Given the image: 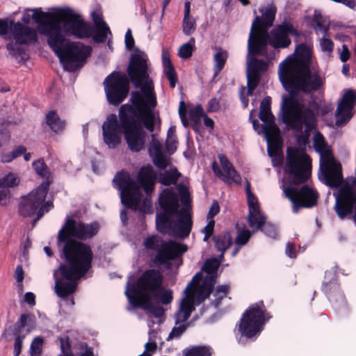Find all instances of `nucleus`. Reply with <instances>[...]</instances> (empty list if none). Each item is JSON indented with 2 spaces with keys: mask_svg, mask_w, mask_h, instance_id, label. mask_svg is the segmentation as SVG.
Returning <instances> with one entry per match:
<instances>
[{
  "mask_svg": "<svg viewBox=\"0 0 356 356\" xmlns=\"http://www.w3.org/2000/svg\"><path fill=\"white\" fill-rule=\"evenodd\" d=\"M270 318L263 302L252 305L243 314L238 325L242 337L251 339L259 334L266 323Z\"/></svg>",
  "mask_w": 356,
  "mask_h": 356,
  "instance_id": "4468645a",
  "label": "nucleus"
},
{
  "mask_svg": "<svg viewBox=\"0 0 356 356\" xmlns=\"http://www.w3.org/2000/svg\"><path fill=\"white\" fill-rule=\"evenodd\" d=\"M4 35L8 40L6 48L10 54L16 59H27L26 45L37 39L35 29L19 22L0 19V35Z\"/></svg>",
  "mask_w": 356,
  "mask_h": 356,
  "instance_id": "9b49d317",
  "label": "nucleus"
},
{
  "mask_svg": "<svg viewBox=\"0 0 356 356\" xmlns=\"http://www.w3.org/2000/svg\"><path fill=\"white\" fill-rule=\"evenodd\" d=\"M195 46V38H191L188 42L182 44L179 49L178 54L182 58H189L193 53Z\"/></svg>",
  "mask_w": 356,
  "mask_h": 356,
  "instance_id": "72a5a7b5",
  "label": "nucleus"
},
{
  "mask_svg": "<svg viewBox=\"0 0 356 356\" xmlns=\"http://www.w3.org/2000/svg\"><path fill=\"white\" fill-rule=\"evenodd\" d=\"M278 73L283 86L291 93L289 98L282 97L283 121L293 130L299 144L306 145L311 131L315 128L316 118L314 112L294 92L312 94L323 90L325 77L312 57V48L304 44H299L294 54L280 64Z\"/></svg>",
  "mask_w": 356,
  "mask_h": 356,
  "instance_id": "f257e3e1",
  "label": "nucleus"
},
{
  "mask_svg": "<svg viewBox=\"0 0 356 356\" xmlns=\"http://www.w3.org/2000/svg\"><path fill=\"white\" fill-rule=\"evenodd\" d=\"M356 105V91L348 90L345 92L342 99L339 102L336 111V124L341 126L350 120L353 111Z\"/></svg>",
  "mask_w": 356,
  "mask_h": 356,
  "instance_id": "5701e85b",
  "label": "nucleus"
},
{
  "mask_svg": "<svg viewBox=\"0 0 356 356\" xmlns=\"http://www.w3.org/2000/svg\"><path fill=\"white\" fill-rule=\"evenodd\" d=\"M146 250L151 254H156L154 262L168 265L172 260L179 258L186 252L187 247L175 241L165 242L159 236H152L144 241Z\"/></svg>",
  "mask_w": 356,
  "mask_h": 356,
  "instance_id": "ddd939ff",
  "label": "nucleus"
},
{
  "mask_svg": "<svg viewBox=\"0 0 356 356\" xmlns=\"http://www.w3.org/2000/svg\"><path fill=\"white\" fill-rule=\"evenodd\" d=\"M156 175L151 165L142 167L136 182L127 172L118 173L113 179V185L120 191L122 204L137 210L142 197L141 188L149 195L154 190Z\"/></svg>",
  "mask_w": 356,
  "mask_h": 356,
  "instance_id": "1a4fd4ad",
  "label": "nucleus"
},
{
  "mask_svg": "<svg viewBox=\"0 0 356 356\" xmlns=\"http://www.w3.org/2000/svg\"><path fill=\"white\" fill-rule=\"evenodd\" d=\"M29 317V316L25 314L20 316L19 321L15 324V333H22Z\"/></svg>",
  "mask_w": 356,
  "mask_h": 356,
  "instance_id": "de8ad7c7",
  "label": "nucleus"
},
{
  "mask_svg": "<svg viewBox=\"0 0 356 356\" xmlns=\"http://www.w3.org/2000/svg\"><path fill=\"white\" fill-rule=\"evenodd\" d=\"M99 227V223L96 222L85 223L68 218L58 232V245L64 244L63 254L67 263L60 266V277L57 270L54 273L55 292L70 306L74 305V298H66L76 291L79 280L88 271L92 260L90 246L72 237L83 240L90 238L97 234Z\"/></svg>",
  "mask_w": 356,
  "mask_h": 356,
  "instance_id": "20e7f679",
  "label": "nucleus"
},
{
  "mask_svg": "<svg viewBox=\"0 0 356 356\" xmlns=\"http://www.w3.org/2000/svg\"><path fill=\"white\" fill-rule=\"evenodd\" d=\"M43 343V339L41 337H36L33 341L30 352L31 356H40L42 352V347Z\"/></svg>",
  "mask_w": 356,
  "mask_h": 356,
  "instance_id": "79ce46f5",
  "label": "nucleus"
},
{
  "mask_svg": "<svg viewBox=\"0 0 356 356\" xmlns=\"http://www.w3.org/2000/svg\"><path fill=\"white\" fill-rule=\"evenodd\" d=\"M104 83L106 97L111 104L119 105L126 98L129 81L124 74L113 72L106 77Z\"/></svg>",
  "mask_w": 356,
  "mask_h": 356,
  "instance_id": "a211bd4d",
  "label": "nucleus"
},
{
  "mask_svg": "<svg viewBox=\"0 0 356 356\" xmlns=\"http://www.w3.org/2000/svg\"><path fill=\"white\" fill-rule=\"evenodd\" d=\"M259 118L264 124L260 125L257 120H253V128L259 134L264 136L267 142L268 154L272 158L273 165H280L282 162V157L280 154L282 140L280 129L275 123V117L270 111V97H265L261 103Z\"/></svg>",
  "mask_w": 356,
  "mask_h": 356,
  "instance_id": "9d476101",
  "label": "nucleus"
},
{
  "mask_svg": "<svg viewBox=\"0 0 356 356\" xmlns=\"http://www.w3.org/2000/svg\"><path fill=\"white\" fill-rule=\"evenodd\" d=\"M248 197V204L249 213L248 221L249 226L253 232L261 229L264 226L263 232L270 238H275L277 236V228L271 224H265L266 217L261 213L257 198L252 193L250 184L246 187Z\"/></svg>",
  "mask_w": 356,
  "mask_h": 356,
  "instance_id": "f3484780",
  "label": "nucleus"
},
{
  "mask_svg": "<svg viewBox=\"0 0 356 356\" xmlns=\"http://www.w3.org/2000/svg\"><path fill=\"white\" fill-rule=\"evenodd\" d=\"M286 254L290 258H296L297 256L295 245L293 243L289 242L285 249Z\"/></svg>",
  "mask_w": 356,
  "mask_h": 356,
  "instance_id": "5fc2aeb1",
  "label": "nucleus"
},
{
  "mask_svg": "<svg viewBox=\"0 0 356 356\" xmlns=\"http://www.w3.org/2000/svg\"><path fill=\"white\" fill-rule=\"evenodd\" d=\"M168 167H169L168 170L159 174V181L165 186L175 184L180 176L176 168L171 166L170 164Z\"/></svg>",
  "mask_w": 356,
  "mask_h": 356,
  "instance_id": "c85d7f7f",
  "label": "nucleus"
},
{
  "mask_svg": "<svg viewBox=\"0 0 356 356\" xmlns=\"http://www.w3.org/2000/svg\"><path fill=\"white\" fill-rule=\"evenodd\" d=\"M218 159L220 165L216 162H213L212 165V169L216 176L227 184L240 183L241 176L229 159L223 154H220Z\"/></svg>",
  "mask_w": 356,
  "mask_h": 356,
  "instance_id": "4be33fe9",
  "label": "nucleus"
},
{
  "mask_svg": "<svg viewBox=\"0 0 356 356\" xmlns=\"http://www.w3.org/2000/svg\"><path fill=\"white\" fill-rule=\"evenodd\" d=\"M153 323L149 320L148 321V327H149V341H155L156 337V331L152 328Z\"/></svg>",
  "mask_w": 356,
  "mask_h": 356,
  "instance_id": "680f3d73",
  "label": "nucleus"
},
{
  "mask_svg": "<svg viewBox=\"0 0 356 356\" xmlns=\"http://www.w3.org/2000/svg\"><path fill=\"white\" fill-rule=\"evenodd\" d=\"M319 47L322 52L327 56H330L334 50V42L329 35H323L319 39Z\"/></svg>",
  "mask_w": 356,
  "mask_h": 356,
  "instance_id": "2f4dec72",
  "label": "nucleus"
},
{
  "mask_svg": "<svg viewBox=\"0 0 356 356\" xmlns=\"http://www.w3.org/2000/svg\"><path fill=\"white\" fill-rule=\"evenodd\" d=\"M188 115L192 121L197 122L204 115V110L200 105H197L195 108L189 110Z\"/></svg>",
  "mask_w": 356,
  "mask_h": 356,
  "instance_id": "37998d69",
  "label": "nucleus"
},
{
  "mask_svg": "<svg viewBox=\"0 0 356 356\" xmlns=\"http://www.w3.org/2000/svg\"><path fill=\"white\" fill-rule=\"evenodd\" d=\"M228 57L227 51L222 49H217L213 56L214 61V75L217 76L225 66Z\"/></svg>",
  "mask_w": 356,
  "mask_h": 356,
  "instance_id": "c756f323",
  "label": "nucleus"
},
{
  "mask_svg": "<svg viewBox=\"0 0 356 356\" xmlns=\"http://www.w3.org/2000/svg\"><path fill=\"white\" fill-rule=\"evenodd\" d=\"M147 56L145 52L136 49L131 54L127 68L131 82L140 90L131 92L132 105L124 104L119 111V117L124 128V136L129 148L139 152L143 147L146 133L139 125H143L153 132L159 124V113L156 110L157 99L152 79L147 74Z\"/></svg>",
  "mask_w": 356,
  "mask_h": 356,
  "instance_id": "f03ea898",
  "label": "nucleus"
},
{
  "mask_svg": "<svg viewBox=\"0 0 356 356\" xmlns=\"http://www.w3.org/2000/svg\"><path fill=\"white\" fill-rule=\"evenodd\" d=\"M186 329V325L175 323V326L173 327L168 337V340L172 339L175 337H179Z\"/></svg>",
  "mask_w": 356,
  "mask_h": 356,
  "instance_id": "a18cd8bd",
  "label": "nucleus"
},
{
  "mask_svg": "<svg viewBox=\"0 0 356 356\" xmlns=\"http://www.w3.org/2000/svg\"><path fill=\"white\" fill-rule=\"evenodd\" d=\"M220 108V104L216 99H212L208 103L207 111L209 112H216Z\"/></svg>",
  "mask_w": 356,
  "mask_h": 356,
  "instance_id": "6e6d98bb",
  "label": "nucleus"
},
{
  "mask_svg": "<svg viewBox=\"0 0 356 356\" xmlns=\"http://www.w3.org/2000/svg\"><path fill=\"white\" fill-rule=\"evenodd\" d=\"M31 19L39 24L40 32L47 36L48 44L65 70L74 72L83 65L91 48L65 39L66 35L82 38L90 33V26L74 10L67 7L54 8L48 12L41 8L26 10L22 20L29 24Z\"/></svg>",
  "mask_w": 356,
  "mask_h": 356,
  "instance_id": "7ed1b4c3",
  "label": "nucleus"
},
{
  "mask_svg": "<svg viewBox=\"0 0 356 356\" xmlns=\"http://www.w3.org/2000/svg\"><path fill=\"white\" fill-rule=\"evenodd\" d=\"M251 236V234L250 231L245 229L240 231L238 234V236L236 238V242L237 245H245Z\"/></svg>",
  "mask_w": 356,
  "mask_h": 356,
  "instance_id": "49530a36",
  "label": "nucleus"
},
{
  "mask_svg": "<svg viewBox=\"0 0 356 356\" xmlns=\"http://www.w3.org/2000/svg\"><path fill=\"white\" fill-rule=\"evenodd\" d=\"M14 277L18 283L22 282L24 280V270L22 266H17L16 267Z\"/></svg>",
  "mask_w": 356,
  "mask_h": 356,
  "instance_id": "4d7b16f0",
  "label": "nucleus"
},
{
  "mask_svg": "<svg viewBox=\"0 0 356 356\" xmlns=\"http://www.w3.org/2000/svg\"><path fill=\"white\" fill-rule=\"evenodd\" d=\"M177 190L184 207L179 211L177 194L172 188L164 189L159 198L162 211L156 214V225L158 230L161 232L172 229L175 236L186 238L188 236L193 225L189 213L190 193L188 188L183 184L178 185Z\"/></svg>",
  "mask_w": 356,
  "mask_h": 356,
  "instance_id": "0eeeda50",
  "label": "nucleus"
},
{
  "mask_svg": "<svg viewBox=\"0 0 356 356\" xmlns=\"http://www.w3.org/2000/svg\"><path fill=\"white\" fill-rule=\"evenodd\" d=\"M204 124L206 127L213 128V120L209 118H208L207 115L204 116Z\"/></svg>",
  "mask_w": 356,
  "mask_h": 356,
  "instance_id": "774afa93",
  "label": "nucleus"
},
{
  "mask_svg": "<svg viewBox=\"0 0 356 356\" xmlns=\"http://www.w3.org/2000/svg\"><path fill=\"white\" fill-rule=\"evenodd\" d=\"M182 27L184 34L188 35L192 34L196 29V22L195 19L192 16L188 17H184Z\"/></svg>",
  "mask_w": 356,
  "mask_h": 356,
  "instance_id": "4c0bfd02",
  "label": "nucleus"
},
{
  "mask_svg": "<svg viewBox=\"0 0 356 356\" xmlns=\"http://www.w3.org/2000/svg\"><path fill=\"white\" fill-rule=\"evenodd\" d=\"M285 172L288 182L282 179V188L285 196L292 203V209L298 213L301 208H310L317 204L318 193L309 186L298 188L296 184L306 181L312 172V161L299 149L288 148Z\"/></svg>",
  "mask_w": 356,
  "mask_h": 356,
  "instance_id": "39448f33",
  "label": "nucleus"
},
{
  "mask_svg": "<svg viewBox=\"0 0 356 356\" xmlns=\"http://www.w3.org/2000/svg\"><path fill=\"white\" fill-rule=\"evenodd\" d=\"M314 147L320 154L319 179L330 187H338L342 181L341 165L334 160L320 133L316 132L314 134Z\"/></svg>",
  "mask_w": 356,
  "mask_h": 356,
  "instance_id": "f8f14e48",
  "label": "nucleus"
},
{
  "mask_svg": "<svg viewBox=\"0 0 356 356\" xmlns=\"http://www.w3.org/2000/svg\"><path fill=\"white\" fill-rule=\"evenodd\" d=\"M163 72L170 82V87L175 88L177 79L172 65L163 66Z\"/></svg>",
  "mask_w": 356,
  "mask_h": 356,
  "instance_id": "a19ab883",
  "label": "nucleus"
},
{
  "mask_svg": "<svg viewBox=\"0 0 356 356\" xmlns=\"http://www.w3.org/2000/svg\"><path fill=\"white\" fill-rule=\"evenodd\" d=\"M290 35H298V31L289 22H284L273 29L267 36V44L269 43L275 49L286 48L291 44Z\"/></svg>",
  "mask_w": 356,
  "mask_h": 356,
  "instance_id": "412c9836",
  "label": "nucleus"
},
{
  "mask_svg": "<svg viewBox=\"0 0 356 356\" xmlns=\"http://www.w3.org/2000/svg\"><path fill=\"white\" fill-rule=\"evenodd\" d=\"M12 161H13V159L11 157L10 152L3 154L1 156V161L3 163H10Z\"/></svg>",
  "mask_w": 356,
  "mask_h": 356,
  "instance_id": "0e129e2a",
  "label": "nucleus"
},
{
  "mask_svg": "<svg viewBox=\"0 0 356 356\" xmlns=\"http://www.w3.org/2000/svg\"><path fill=\"white\" fill-rule=\"evenodd\" d=\"M163 277L158 270H146L136 284L130 286L127 283L125 295L129 303L134 307H141L156 318L164 314L160 304L168 305L173 299L172 291L162 286Z\"/></svg>",
  "mask_w": 356,
  "mask_h": 356,
  "instance_id": "423d86ee",
  "label": "nucleus"
},
{
  "mask_svg": "<svg viewBox=\"0 0 356 356\" xmlns=\"http://www.w3.org/2000/svg\"><path fill=\"white\" fill-rule=\"evenodd\" d=\"M80 18L86 23L90 29V33L86 37H76L79 39L88 38L92 37L93 40L97 42H103L106 41L108 35H111V31L106 22L104 21L102 15L99 11H93L92 13V18L94 22L95 26H92L90 24L86 22L80 15L76 13Z\"/></svg>",
  "mask_w": 356,
  "mask_h": 356,
  "instance_id": "b1692460",
  "label": "nucleus"
},
{
  "mask_svg": "<svg viewBox=\"0 0 356 356\" xmlns=\"http://www.w3.org/2000/svg\"><path fill=\"white\" fill-rule=\"evenodd\" d=\"M32 165L34 170L38 175L43 178L48 177V170L43 159H40L33 162Z\"/></svg>",
  "mask_w": 356,
  "mask_h": 356,
  "instance_id": "ea45409f",
  "label": "nucleus"
},
{
  "mask_svg": "<svg viewBox=\"0 0 356 356\" xmlns=\"http://www.w3.org/2000/svg\"><path fill=\"white\" fill-rule=\"evenodd\" d=\"M253 31V29L252 30ZM253 31L249 35L247 55L248 95H252L260 79V73L268 69V63L254 58L255 55L265 53V40H260V46L254 48L252 44Z\"/></svg>",
  "mask_w": 356,
  "mask_h": 356,
  "instance_id": "2eb2a0df",
  "label": "nucleus"
},
{
  "mask_svg": "<svg viewBox=\"0 0 356 356\" xmlns=\"http://www.w3.org/2000/svg\"><path fill=\"white\" fill-rule=\"evenodd\" d=\"M49 182H42L35 190L24 197L19 206V212L24 216H31L37 213L38 220L45 212L52 207L51 202H44L49 189Z\"/></svg>",
  "mask_w": 356,
  "mask_h": 356,
  "instance_id": "dca6fc26",
  "label": "nucleus"
},
{
  "mask_svg": "<svg viewBox=\"0 0 356 356\" xmlns=\"http://www.w3.org/2000/svg\"><path fill=\"white\" fill-rule=\"evenodd\" d=\"M214 225V220L209 219L207 225L204 227V228L202 230L203 233L204 234V241H207L209 238L212 235Z\"/></svg>",
  "mask_w": 356,
  "mask_h": 356,
  "instance_id": "09e8293b",
  "label": "nucleus"
},
{
  "mask_svg": "<svg viewBox=\"0 0 356 356\" xmlns=\"http://www.w3.org/2000/svg\"><path fill=\"white\" fill-rule=\"evenodd\" d=\"M186 106L184 101L180 102L179 106V114L183 124L186 127L187 125L186 120Z\"/></svg>",
  "mask_w": 356,
  "mask_h": 356,
  "instance_id": "3c124183",
  "label": "nucleus"
},
{
  "mask_svg": "<svg viewBox=\"0 0 356 356\" xmlns=\"http://www.w3.org/2000/svg\"><path fill=\"white\" fill-rule=\"evenodd\" d=\"M175 127L171 126L168 130L167 134V138L165 141V145L168 152L170 154H172L176 149V138H175Z\"/></svg>",
  "mask_w": 356,
  "mask_h": 356,
  "instance_id": "473e14b6",
  "label": "nucleus"
},
{
  "mask_svg": "<svg viewBox=\"0 0 356 356\" xmlns=\"http://www.w3.org/2000/svg\"><path fill=\"white\" fill-rule=\"evenodd\" d=\"M163 67L172 64L168 54L165 52L162 54Z\"/></svg>",
  "mask_w": 356,
  "mask_h": 356,
  "instance_id": "69168bd1",
  "label": "nucleus"
},
{
  "mask_svg": "<svg viewBox=\"0 0 356 356\" xmlns=\"http://www.w3.org/2000/svg\"><path fill=\"white\" fill-rule=\"evenodd\" d=\"M214 241L216 248L221 252L220 257L224 256L225 251L229 247L232 243V237L229 232L216 236Z\"/></svg>",
  "mask_w": 356,
  "mask_h": 356,
  "instance_id": "7c9ffc66",
  "label": "nucleus"
},
{
  "mask_svg": "<svg viewBox=\"0 0 356 356\" xmlns=\"http://www.w3.org/2000/svg\"><path fill=\"white\" fill-rule=\"evenodd\" d=\"M220 261L216 258L209 259L206 261L202 270L207 273L202 284L200 282L202 277V273H197L188 284L184 291L179 308L175 314V323L184 324L190 317L191 312L195 309V304L199 305L209 297L218 276V270Z\"/></svg>",
  "mask_w": 356,
  "mask_h": 356,
  "instance_id": "6e6552de",
  "label": "nucleus"
},
{
  "mask_svg": "<svg viewBox=\"0 0 356 356\" xmlns=\"http://www.w3.org/2000/svg\"><path fill=\"white\" fill-rule=\"evenodd\" d=\"M149 154L152 157L154 165L159 169H165L170 165V158L162 153V145L153 134L150 143Z\"/></svg>",
  "mask_w": 356,
  "mask_h": 356,
  "instance_id": "a878e982",
  "label": "nucleus"
},
{
  "mask_svg": "<svg viewBox=\"0 0 356 356\" xmlns=\"http://www.w3.org/2000/svg\"><path fill=\"white\" fill-rule=\"evenodd\" d=\"M184 17H191V3L186 1L184 3Z\"/></svg>",
  "mask_w": 356,
  "mask_h": 356,
  "instance_id": "338daca9",
  "label": "nucleus"
},
{
  "mask_svg": "<svg viewBox=\"0 0 356 356\" xmlns=\"http://www.w3.org/2000/svg\"><path fill=\"white\" fill-rule=\"evenodd\" d=\"M184 356H211L210 349L204 346L194 347L183 352Z\"/></svg>",
  "mask_w": 356,
  "mask_h": 356,
  "instance_id": "f704fd0d",
  "label": "nucleus"
},
{
  "mask_svg": "<svg viewBox=\"0 0 356 356\" xmlns=\"http://www.w3.org/2000/svg\"><path fill=\"white\" fill-rule=\"evenodd\" d=\"M124 134L123 127L120 124L117 115L110 114L102 124L103 141L109 149H115L121 143Z\"/></svg>",
  "mask_w": 356,
  "mask_h": 356,
  "instance_id": "aec40b11",
  "label": "nucleus"
},
{
  "mask_svg": "<svg viewBox=\"0 0 356 356\" xmlns=\"http://www.w3.org/2000/svg\"><path fill=\"white\" fill-rule=\"evenodd\" d=\"M10 138V134L8 131H0V147L5 145Z\"/></svg>",
  "mask_w": 356,
  "mask_h": 356,
  "instance_id": "052dcab7",
  "label": "nucleus"
},
{
  "mask_svg": "<svg viewBox=\"0 0 356 356\" xmlns=\"http://www.w3.org/2000/svg\"><path fill=\"white\" fill-rule=\"evenodd\" d=\"M60 349L62 353L58 356H94L92 348L85 343L76 344L72 352L67 337L60 338Z\"/></svg>",
  "mask_w": 356,
  "mask_h": 356,
  "instance_id": "bb28decb",
  "label": "nucleus"
},
{
  "mask_svg": "<svg viewBox=\"0 0 356 356\" xmlns=\"http://www.w3.org/2000/svg\"><path fill=\"white\" fill-rule=\"evenodd\" d=\"M26 333H15L16 336L14 343V356H19L21 353L22 341L25 338Z\"/></svg>",
  "mask_w": 356,
  "mask_h": 356,
  "instance_id": "c03bdc74",
  "label": "nucleus"
},
{
  "mask_svg": "<svg viewBox=\"0 0 356 356\" xmlns=\"http://www.w3.org/2000/svg\"><path fill=\"white\" fill-rule=\"evenodd\" d=\"M19 179L17 175L13 173H9L3 177L0 181V184L3 187H14L18 185Z\"/></svg>",
  "mask_w": 356,
  "mask_h": 356,
  "instance_id": "58836bf2",
  "label": "nucleus"
},
{
  "mask_svg": "<svg viewBox=\"0 0 356 356\" xmlns=\"http://www.w3.org/2000/svg\"><path fill=\"white\" fill-rule=\"evenodd\" d=\"M262 13L261 18L257 16L252 22L250 34L253 29L252 44L254 48L260 46V40L264 39L265 49L267 47L268 29L273 25L274 22L276 8L273 5H268L264 9H260Z\"/></svg>",
  "mask_w": 356,
  "mask_h": 356,
  "instance_id": "6ab92c4d",
  "label": "nucleus"
},
{
  "mask_svg": "<svg viewBox=\"0 0 356 356\" xmlns=\"http://www.w3.org/2000/svg\"><path fill=\"white\" fill-rule=\"evenodd\" d=\"M220 211L219 205L217 202H213L208 213V218L213 219V217L216 216Z\"/></svg>",
  "mask_w": 356,
  "mask_h": 356,
  "instance_id": "13d9d810",
  "label": "nucleus"
},
{
  "mask_svg": "<svg viewBox=\"0 0 356 356\" xmlns=\"http://www.w3.org/2000/svg\"><path fill=\"white\" fill-rule=\"evenodd\" d=\"M35 296L32 292H27L25 293L24 300L30 306L35 305Z\"/></svg>",
  "mask_w": 356,
  "mask_h": 356,
  "instance_id": "bf43d9fd",
  "label": "nucleus"
},
{
  "mask_svg": "<svg viewBox=\"0 0 356 356\" xmlns=\"http://www.w3.org/2000/svg\"><path fill=\"white\" fill-rule=\"evenodd\" d=\"M325 282L323 284V290L327 293L330 301L333 303L339 302L341 305L345 304L344 296L341 293L338 284L336 283V271L334 270L325 272Z\"/></svg>",
  "mask_w": 356,
  "mask_h": 356,
  "instance_id": "393cba45",
  "label": "nucleus"
},
{
  "mask_svg": "<svg viewBox=\"0 0 356 356\" xmlns=\"http://www.w3.org/2000/svg\"><path fill=\"white\" fill-rule=\"evenodd\" d=\"M314 28L316 32H320L323 35H328L327 32L330 29V22L325 18L316 17L314 20Z\"/></svg>",
  "mask_w": 356,
  "mask_h": 356,
  "instance_id": "c9c22d12",
  "label": "nucleus"
},
{
  "mask_svg": "<svg viewBox=\"0 0 356 356\" xmlns=\"http://www.w3.org/2000/svg\"><path fill=\"white\" fill-rule=\"evenodd\" d=\"M13 151L19 157L26 152V148L23 145H18L13 149Z\"/></svg>",
  "mask_w": 356,
  "mask_h": 356,
  "instance_id": "e2e57ef3",
  "label": "nucleus"
},
{
  "mask_svg": "<svg viewBox=\"0 0 356 356\" xmlns=\"http://www.w3.org/2000/svg\"><path fill=\"white\" fill-rule=\"evenodd\" d=\"M339 58L341 62L345 63L349 58L350 56V52L346 44H343L341 49L339 50Z\"/></svg>",
  "mask_w": 356,
  "mask_h": 356,
  "instance_id": "603ef678",
  "label": "nucleus"
},
{
  "mask_svg": "<svg viewBox=\"0 0 356 356\" xmlns=\"http://www.w3.org/2000/svg\"><path fill=\"white\" fill-rule=\"evenodd\" d=\"M229 289L228 285H220L216 288L213 293L215 299L213 301V304L215 307H218L220 300L227 296Z\"/></svg>",
  "mask_w": 356,
  "mask_h": 356,
  "instance_id": "e433bc0d",
  "label": "nucleus"
},
{
  "mask_svg": "<svg viewBox=\"0 0 356 356\" xmlns=\"http://www.w3.org/2000/svg\"><path fill=\"white\" fill-rule=\"evenodd\" d=\"M46 123L50 129L55 133L62 131L65 127V122L61 120L58 115L54 111L47 114Z\"/></svg>",
  "mask_w": 356,
  "mask_h": 356,
  "instance_id": "cd10ccee",
  "label": "nucleus"
},
{
  "mask_svg": "<svg viewBox=\"0 0 356 356\" xmlns=\"http://www.w3.org/2000/svg\"><path fill=\"white\" fill-rule=\"evenodd\" d=\"M125 44L128 49H132L134 44V40L131 34V29H128L125 34Z\"/></svg>",
  "mask_w": 356,
  "mask_h": 356,
  "instance_id": "864d4df0",
  "label": "nucleus"
},
{
  "mask_svg": "<svg viewBox=\"0 0 356 356\" xmlns=\"http://www.w3.org/2000/svg\"><path fill=\"white\" fill-rule=\"evenodd\" d=\"M156 341H149L145 343L144 353L138 356H151L152 353L156 350Z\"/></svg>",
  "mask_w": 356,
  "mask_h": 356,
  "instance_id": "8fccbe9b",
  "label": "nucleus"
}]
</instances>
